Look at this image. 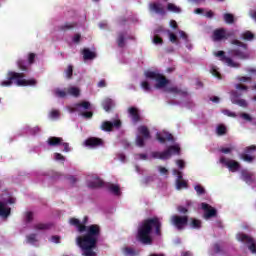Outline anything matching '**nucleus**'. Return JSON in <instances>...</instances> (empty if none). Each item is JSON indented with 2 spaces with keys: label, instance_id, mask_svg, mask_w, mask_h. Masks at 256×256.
Returning a JSON list of instances; mask_svg holds the SVG:
<instances>
[{
  "label": "nucleus",
  "instance_id": "9d476101",
  "mask_svg": "<svg viewBox=\"0 0 256 256\" xmlns=\"http://www.w3.org/2000/svg\"><path fill=\"white\" fill-rule=\"evenodd\" d=\"M237 239L238 241H241L242 243H246L249 251H251V253L255 254L256 253V243L255 240L253 239V237L247 235V234H243L240 233L237 235Z\"/></svg>",
  "mask_w": 256,
  "mask_h": 256
},
{
  "label": "nucleus",
  "instance_id": "4468645a",
  "mask_svg": "<svg viewBox=\"0 0 256 256\" xmlns=\"http://www.w3.org/2000/svg\"><path fill=\"white\" fill-rule=\"evenodd\" d=\"M114 127H115V129H120L121 120H115L114 122L104 121V122H102L100 129L102 131L111 132V131H113Z\"/></svg>",
  "mask_w": 256,
  "mask_h": 256
},
{
  "label": "nucleus",
  "instance_id": "4be33fe9",
  "mask_svg": "<svg viewBox=\"0 0 256 256\" xmlns=\"http://www.w3.org/2000/svg\"><path fill=\"white\" fill-rule=\"evenodd\" d=\"M167 93H172L173 95H181L182 97H187V90H181L177 86L168 87L166 89Z\"/></svg>",
  "mask_w": 256,
  "mask_h": 256
},
{
  "label": "nucleus",
  "instance_id": "aec40b11",
  "mask_svg": "<svg viewBox=\"0 0 256 256\" xmlns=\"http://www.w3.org/2000/svg\"><path fill=\"white\" fill-rule=\"evenodd\" d=\"M150 11L153 13H156L157 15H167V12L165 11V8L159 3H152L149 6Z\"/></svg>",
  "mask_w": 256,
  "mask_h": 256
},
{
  "label": "nucleus",
  "instance_id": "2f4dec72",
  "mask_svg": "<svg viewBox=\"0 0 256 256\" xmlns=\"http://www.w3.org/2000/svg\"><path fill=\"white\" fill-rule=\"evenodd\" d=\"M75 27H77V23L66 22L64 25L59 26V30L60 31H69L71 29H75Z\"/></svg>",
  "mask_w": 256,
  "mask_h": 256
},
{
  "label": "nucleus",
  "instance_id": "f3484780",
  "mask_svg": "<svg viewBox=\"0 0 256 256\" xmlns=\"http://www.w3.org/2000/svg\"><path fill=\"white\" fill-rule=\"evenodd\" d=\"M86 147H101L103 146V139L97 137H90L85 140Z\"/></svg>",
  "mask_w": 256,
  "mask_h": 256
},
{
  "label": "nucleus",
  "instance_id": "4d7b16f0",
  "mask_svg": "<svg viewBox=\"0 0 256 256\" xmlns=\"http://www.w3.org/2000/svg\"><path fill=\"white\" fill-rule=\"evenodd\" d=\"M25 221L26 223H31V221H33V212H26Z\"/></svg>",
  "mask_w": 256,
  "mask_h": 256
},
{
  "label": "nucleus",
  "instance_id": "052dcab7",
  "mask_svg": "<svg viewBox=\"0 0 256 256\" xmlns=\"http://www.w3.org/2000/svg\"><path fill=\"white\" fill-rule=\"evenodd\" d=\"M224 115H227V117H237V114L235 112H231L230 110H223Z\"/></svg>",
  "mask_w": 256,
  "mask_h": 256
},
{
  "label": "nucleus",
  "instance_id": "e433bc0d",
  "mask_svg": "<svg viewBox=\"0 0 256 256\" xmlns=\"http://www.w3.org/2000/svg\"><path fill=\"white\" fill-rule=\"evenodd\" d=\"M17 65H18V69H20V71H24V72L29 71V68L27 67V64L25 63V60H21V59L18 60Z\"/></svg>",
  "mask_w": 256,
  "mask_h": 256
},
{
  "label": "nucleus",
  "instance_id": "f03ea898",
  "mask_svg": "<svg viewBox=\"0 0 256 256\" xmlns=\"http://www.w3.org/2000/svg\"><path fill=\"white\" fill-rule=\"evenodd\" d=\"M161 227L163 224L161 223V218L154 216L152 218L144 219L138 226L137 230V241L142 243V245H153V237L151 233H154L158 237H161Z\"/></svg>",
  "mask_w": 256,
  "mask_h": 256
},
{
  "label": "nucleus",
  "instance_id": "1a4fd4ad",
  "mask_svg": "<svg viewBox=\"0 0 256 256\" xmlns=\"http://www.w3.org/2000/svg\"><path fill=\"white\" fill-rule=\"evenodd\" d=\"M171 223L178 229V231H183L189 223V216L173 215L171 217Z\"/></svg>",
  "mask_w": 256,
  "mask_h": 256
},
{
  "label": "nucleus",
  "instance_id": "c03bdc74",
  "mask_svg": "<svg viewBox=\"0 0 256 256\" xmlns=\"http://www.w3.org/2000/svg\"><path fill=\"white\" fill-rule=\"evenodd\" d=\"M169 40L175 45H179V38H177V35H175V33L169 32Z\"/></svg>",
  "mask_w": 256,
  "mask_h": 256
},
{
  "label": "nucleus",
  "instance_id": "680f3d73",
  "mask_svg": "<svg viewBox=\"0 0 256 256\" xmlns=\"http://www.w3.org/2000/svg\"><path fill=\"white\" fill-rule=\"evenodd\" d=\"M72 41L73 43H81V34H75Z\"/></svg>",
  "mask_w": 256,
  "mask_h": 256
},
{
  "label": "nucleus",
  "instance_id": "6ab92c4d",
  "mask_svg": "<svg viewBox=\"0 0 256 256\" xmlns=\"http://www.w3.org/2000/svg\"><path fill=\"white\" fill-rule=\"evenodd\" d=\"M242 180H244L247 185H251L252 183H255V174L252 172H248L246 170H243L241 172Z\"/></svg>",
  "mask_w": 256,
  "mask_h": 256
},
{
  "label": "nucleus",
  "instance_id": "09e8293b",
  "mask_svg": "<svg viewBox=\"0 0 256 256\" xmlns=\"http://www.w3.org/2000/svg\"><path fill=\"white\" fill-rule=\"evenodd\" d=\"M153 43L154 45H163V38H161V36L156 34L154 35Z\"/></svg>",
  "mask_w": 256,
  "mask_h": 256
},
{
  "label": "nucleus",
  "instance_id": "f8f14e48",
  "mask_svg": "<svg viewBox=\"0 0 256 256\" xmlns=\"http://www.w3.org/2000/svg\"><path fill=\"white\" fill-rule=\"evenodd\" d=\"M253 151H256V146L251 145L244 149V153L240 154V159L245 163H253L255 161L256 156L253 155Z\"/></svg>",
  "mask_w": 256,
  "mask_h": 256
},
{
  "label": "nucleus",
  "instance_id": "ddd939ff",
  "mask_svg": "<svg viewBox=\"0 0 256 256\" xmlns=\"http://www.w3.org/2000/svg\"><path fill=\"white\" fill-rule=\"evenodd\" d=\"M220 163L228 167L229 171H231L232 173H235L239 171V169H241V164L239 162L235 160L227 161V158H225L224 156L220 158Z\"/></svg>",
  "mask_w": 256,
  "mask_h": 256
},
{
  "label": "nucleus",
  "instance_id": "603ef678",
  "mask_svg": "<svg viewBox=\"0 0 256 256\" xmlns=\"http://www.w3.org/2000/svg\"><path fill=\"white\" fill-rule=\"evenodd\" d=\"M240 117L244 119V121H248L249 123L253 121V117H251V115H249L248 113H241Z\"/></svg>",
  "mask_w": 256,
  "mask_h": 256
},
{
  "label": "nucleus",
  "instance_id": "412c9836",
  "mask_svg": "<svg viewBox=\"0 0 256 256\" xmlns=\"http://www.w3.org/2000/svg\"><path fill=\"white\" fill-rule=\"evenodd\" d=\"M235 89L236 91L233 92V96L238 98L241 97V95H243V93H247V91H249V87L246 86L245 84H236L235 85Z\"/></svg>",
  "mask_w": 256,
  "mask_h": 256
},
{
  "label": "nucleus",
  "instance_id": "7ed1b4c3",
  "mask_svg": "<svg viewBox=\"0 0 256 256\" xmlns=\"http://www.w3.org/2000/svg\"><path fill=\"white\" fill-rule=\"evenodd\" d=\"M13 81L15 82V85L18 87H33L37 85V80L35 79H25L24 73L19 72H13L10 71L7 74V80H3L0 85L1 87H11L13 85Z\"/></svg>",
  "mask_w": 256,
  "mask_h": 256
},
{
  "label": "nucleus",
  "instance_id": "58836bf2",
  "mask_svg": "<svg viewBox=\"0 0 256 256\" xmlns=\"http://www.w3.org/2000/svg\"><path fill=\"white\" fill-rule=\"evenodd\" d=\"M236 80H238L239 83H251L253 78L251 76H237Z\"/></svg>",
  "mask_w": 256,
  "mask_h": 256
},
{
  "label": "nucleus",
  "instance_id": "338daca9",
  "mask_svg": "<svg viewBox=\"0 0 256 256\" xmlns=\"http://www.w3.org/2000/svg\"><path fill=\"white\" fill-rule=\"evenodd\" d=\"M246 72L249 73L250 77H252V75L256 76V68H248Z\"/></svg>",
  "mask_w": 256,
  "mask_h": 256
},
{
  "label": "nucleus",
  "instance_id": "a19ab883",
  "mask_svg": "<svg viewBox=\"0 0 256 256\" xmlns=\"http://www.w3.org/2000/svg\"><path fill=\"white\" fill-rule=\"evenodd\" d=\"M190 226L192 227V229H201V220L192 218Z\"/></svg>",
  "mask_w": 256,
  "mask_h": 256
},
{
  "label": "nucleus",
  "instance_id": "2eb2a0df",
  "mask_svg": "<svg viewBox=\"0 0 256 256\" xmlns=\"http://www.w3.org/2000/svg\"><path fill=\"white\" fill-rule=\"evenodd\" d=\"M201 207L204 211V219H211L217 217V209L213 208L211 205L203 202Z\"/></svg>",
  "mask_w": 256,
  "mask_h": 256
},
{
  "label": "nucleus",
  "instance_id": "ea45409f",
  "mask_svg": "<svg viewBox=\"0 0 256 256\" xmlns=\"http://www.w3.org/2000/svg\"><path fill=\"white\" fill-rule=\"evenodd\" d=\"M50 227H51V225L43 224V223L34 225V229H36L37 231H45V230L49 229Z\"/></svg>",
  "mask_w": 256,
  "mask_h": 256
},
{
  "label": "nucleus",
  "instance_id": "a878e982",
  "mask_svg": "<svg viewBox=\"0 0 256 256\" xmlns=\"http://www.w3.org/2000/svg\"><path fill=\"white\" fill-rule=\"evenodd\" d=\"M114 106H115V103L111 98H106L102 102V107L104 111H106L107 113H109V111H111V109H113Z\"/></svg>",
  "mask_w": 256,
  "mask_h": 256
},
{
  "label": "nucleus",
  "instance_id": "f257e3e1",
  "mask_svg": "<svg viewBox=\"0 0 256 256\" xmlns=\"http://www.w3.org/2000/svg\"><path fill=\"white\" fill-rule=\"evenodd\" d=\"M87 223H89V217L87 216L83 218L82 223L77 218L70 219V225L77 228L79 233L86 231L85 235L77 237V244L82 249V255L97 256V253L93 249L97 247V241H99V237L101 236V227L97 224L87 227Z\"/></svg>",
  "mask_w": 256,
  "mask_h": 256
},
{
  "label": "nucleus",
  "instance_id": "423d86ee",
  "mask_svg": "<svg viewBox=\"0 0 256 256\" xmlns=\"http://www.w3.org/2000/svg\"><path fill=\"white\" fill-rule=\"evenodd\" d=\"M144 75L147 79H154V81L157 82L156 89H163V87H167V85H169V80L167 77L163 76V74L148 70Z\"/></svg>",
  "mask_w": 256,
  "mask_h": 256
},
{
  "label": "nucleus",
  "instance_id": "cd10ccee",
  "mask_svg": "<svg viewBox=\"0 0 256 256\" xmlns=\"http://www.w3.org/2000/svg\"><path fill=\"white\" fill-rule=\"evenodd\" d=\"M11 215V209L5 206V203L0 202V217H9Z\"/></svg>",
  "mask_w": 256,
  "mask_h": 256
},
{
  "label": "nucleus",
  "instance_id": "79ce46f5",
  "mask_svg": "<svg viewBox=\"0 0 256 256\" xmlns=\"http://www.w3.org/2000/svg\"><path fill=\"white\" fill-rule=\"evenodd\" d=\"M210 73L213 75V77H216V79H221V73L219 72V70H217L216 66L211 67Z\"/></svg>",
  "mask_w": 256,
  "mask_h": 256
},
{
  "label": "nucleus",
  "instance_id": "a18cd8bd",
  "mask_svg": "<svg viewBox=\"0 0 256 256\" xmlns=\"http://www.w3.org/2000/svg\"><path fill=\"white\" fill-rule=\"evenodd\" d=\"M197 195H205V188L201 186V184H198L194 187Z\"/></svg>",
  "mask_w": 256,
  "mask_h": 256
},
{
  "label": "nucleus",
  "instance_id": "3c124183",
  "mask_svg": "<svg viewBox=\"0 0 256 256\" xmlns=\"http://www.w3.org/2000/svg\"><path fill=\"white\" fill-rule=\"evenodd\" d=\"M67 79H71L73 77V66L69 65L67 70L65 71Z\"/></svg>",
  "mask_w": 256,
  "mask_h": 256
},
{
  "label": "nucleus",
  "instance_id": "4c0bfd02",
  "mask_svg": "<svg viewBox=\"0 0 256 256\" xmlns=\"http://www.w3.org/2000/svg\"><path fill=\"white\" fill-rule=\"evenodd\" d=\"M68 93H69V95H72L73 97H79V95L81 94V90H79V88H77V87H70L68 89Z\"/></svg>",
  "mask_w": 256,
  "mask_h": 256
},
{
  "label": "nucleus",
  "instance_id": "37998d69",
  "mask_svg": "<svg viewBox=\"0 0 256 256\" xmlns=\"http://www.w3.org/2000/svg\"><path fill=\"white\" fill-rule=\"evenodd\" d=\"M124 255H126V256H135V255H137V252H135V249H133V248L126 247L124 249Z\"/></svg>",
  "mask_w": 256,
  "mask_h": 256
},
{
  "label": "nucleus",
  "instance_id": "c85d7f7f",
  "mask_svg": "<svg viewBox=\"0 0 256 256\" xmlns=\"http://www.w3.org/2000/svg\"><path fill=\"white\" fill-rule=\"evenodd\" d=\"M106 187L110 193H113L116 196L121 195V188L118 185L108 183L106 184Z\"/></svg>",
  "mask_w": 256,
  "mask_h": 256
},
{
  "label": "nucleus",
  "instance_id": "774afa93",
  "mask_svg": "<svg viewBox=\"0 0 256 256\" xmlns=\"http://www.w3.org/2000/svg\"><path fill=\"white\" fill-rule=\"evenodd\" d=\"M221 153H224L225 155L231 153L233 151V148H221L220 149Z\"/></svg>",
  "mask_w": 256,
  "mask_h": 256
},
{
  "label": "nucleus",
  "instance_id": "b1692460",
  "mask_svg": "<svg viewBox=\"0 0 256 256\" xmlns=\"http://www.w3.org/2000/svg\"><path fill=\"white\" fill-rule=\"evenodd\" d=\"M129 115L132 117L134 123H139L141 121V116L139 115V110L135 107H130L128 109Z\"/></svg>",
  "mask_w": 256,
  "mask_h": 256
},
{
  "label": "nucleus",
  "instance_id": "e2e57ef3",
  "mask_svg": "<svg viewBox=\"0 0 256 256\" xmlns=\"http://www.w3.org/2000/svg\"><path fill=\"white\" fill-rule=\"evenodd\" d=\"M97 87H99L100 89H103V87H107V82L105 81V79H102L98 82Z\"/></svg>",
  "mask_w": 256,
  "mask_h": 256
},
{
  "label": "nucleus",
  "instance_id": "de8ad7c7",
  "mask_svg": "<svg viewBox=\"0 0 256 256\" xmlns=\"http://www.w3.org/2000/svg\"><path fill=\"white\" fill-rule=\"evenodd\" d=\"M234 103L236 105H239V107H247L248 106L247 100H245V99H236V100H234Z\"/></svg>",
  "mask_w": 256,
  "mask_h": 256
},
{
  "label": "nucleus",
  "instance_id": "6e6552de",
  "mask_svg": "<svg viewBox=\"0 0 256 256\" xmlns=\"http://www.w3.org/2000/svg\"><path fill=\"white\" fill-rule=\"evenodd\" d=\"M137 131L139 135L136 136L135 143L137 147H145V141H147V139H151V132L145 125L139 126Z\"/></svg>",
  "mask_w": 256,
  "mask_h": 256
},
{
  "label": "nucleus",
  "instance_id": "f704fd0d",
  "mask_svg": "<svg viewBox=\"0 0 256 256\" xmlns=\"http://www.w3.org/2000/svg\"><path fill=\"white\" fill-rule=\"evenodd\" d=\"M216 133L219 137L226 135L227 134V127H225V125L220 124L217 126L216 128Z\"/></svg>",
  "mask_w": 256,
  "mask_h": 256
},
{
  "label": "nucleus",
  "instance_id": "72a5a7b5",
  "mask_svg": "<svg viewBox=\"0 0 256 256\" xmlns=\"http://www.w3.org/2000/svg\"><path fill=\"white\" fill-rule=\"evenodd\" d=\"M167 11H170V13H181V8L173 3H168Z\"/></svg>",
  "mask_w": 256,
  "mask_h": 256
},
{
  "label": "nucleus",
  "instance_id": "a211bd4d",
  "mask_svg": "<svg viewBox=\"0 0 256 256\" xmlns=\"http://www.w3.org/2000/svg\"><path fill=\"white\" fill-rule=\"evenodd\" d=\"M213 41H223V39H227V32L224 28H219L214 30L212 35Z\"/></svg>",
  "mask_w": 256,
  "mask_h": 256
},
{
  "label": "nucleus",
  "instance_id": "473e14b6",
  "mask_svg": "<svg viewBox=\"0 0 256 256\" xmlns=\"http://www.w3.org/2000/svg\"><path fill=\"white\" fill-rule=\"evenodd\" d=\"M223 19L228 25H233V23H235V16H233L231 13H225L223 15Z\"/></svg>",
  "mask_w": 256,
  "mask_h": 256
},
{
  "label": "nucleus",
  "instance_id": "864d4df0",
  "mask_svg": "<svg viewBox=\"0 0 256 256\" xmlns=\"http://www.w3.org/2000/svg\"><path fill=\"white\" fill-rule=\"evenodd\" d=\"M55 95L57 97H60L61 99H64V97H67V92L63 91V90H60V89H57L55 91Z\"/></svg>",
  "mask_w": 256,
  "mask_h": 256
},
{
  "label": "nucleus",
  "instance_id": "c756f323",
  "mask_svg": "<svg viewBox=\"0 0 256 256\" xmlns=\"http://www.w3.org/2000/svg\"><path fill=\"white\" fill-rule=\"evenodd\" d=\"M116 43H117L118 47H120V49H123V47H125V32L118 33Z\"/></svg>",
  "mask_w": 256,
  "mask_h": 256
},
{
  "label": "nucleus",
  "instance_id": "0eeeda50",
  "mask_svg": "<svg viewBox=\"0 0 256 256\" xmlns=\"http://www.w3.org/2000/svg\"><path fill=\"white\" fill-rule=\"evenodd\" d=\"M89 109H91V102L89 101H82V102L76 103L74 107V111H77L78 113H80L81 117H84V119L93 118V111H89Z\"/></svg>",
  "mask_w": 256,
  "mask_h": 256
},
{
  "label": "nucleus",
  "instance_id": "39448f33",
  "mask_svg": "<svg viewBox=\"0 0 256 256\" xmlns=\"http://www.w3.org/2000/svg\"><path fill=\"white\" fill-rule=\"evenodd\" d=\"M171 155H181V148L177 145H172V146H169L167 150L163 152L154 151L151 153V157L153 159H162V160L169 159Z\"/></svg>",
  "mask_w": 256,
  "mask_h": 256
},
{
  "label": "nucleus",
  "instance_id": "dca6fc26",
  "mask_svg": "<svg viewBox=\"0 0 256 256\" xmlns=\"http://www.w3.org/2000/svg\"><path fill=\"white\" fill-rule=\"evenodd\" d=\"M156 139L159 141V143H165L166 141H171L172 143L175 141V138L173 137V134L169 132H163L156 134Z\"/></svg>",
  "mask_w": 256,
  "mask_h": 256
},
{
  "label": "nucleus",
  "instance_id": "bb28decb",
  "mask_svg": "<svg viewBox=\"0 0 256 256\" xmlns=\"http://www.w3.org/2000/svg\"><path fill=\"white\" fill-rule=\"evenodd\" d=\"M82 54H83L84 61H91L96 57L95 52L90 51L89 48H84L82 51Z\"/></svg>",
  "mask_w": 256,
  "mask_h": 256
},
{
  "label": "nucleus",
  "instance_id": "c9c22d12",
  "mask_svg": "<svg viewBox=\"0 0 256 256\" xmlns=\"http://www.w3.org/2000/svg\"><path fill=\"white\" fill-rule=\"evenodd\" d=\"M242 37L244 41H253V39H255V34L251 31H246L242 34Z\"/></svg>",
  "mask_w": 256,
  "mask_h": 256
},
{
  "label": "nucleus",
  "instance_id": "20e7f679",
  "mask_svg": "<svg viewBox=\"0 0 256 256\" xmlns=\"http://www.w3.org/2000/svg\"><path fill=\"white\" fill-rule=\"evenodd\" d=\"M232 45H237V47H242L243 50L239 48L230 49L228 50V55L230 57H235L236 59H240L241 61H245L249 59V51H247V44L239 41V40H232Z\"/></svg>",
  "mask_w": 256,
  "mask_h": 256
},
{
  "label": "nucleus",
  "instance_id": "5fc2aeb1",
  "mask_svg": "<svg viewBox=\"0 0 256 256\" xmlns=\"http://www.w3.org/2000/svg\"><path fill=\"white\" fill-rule=\"evenodd\" d=\"M35 57H37V55L35 53H29L28 54V63H29V65H33V63H35Z\"/></svg>",
  "mask_w": 256,
  "mask_h": 256
},
{
  "label": "nucleus",
  "instance_id": "5701e85b",
  "mask_svg": "<svg viewBox=\"0 0 256 256\" xmlns=\"http://www.w3.org/2000/svg\"><path fill=\"white\" fill-rule=\"evenodd\" d=\"M47 143L49 147H59L63 144V138L51 136L48 138Z\"/></svg>",
  "mask_w": 256,
  "mask_h": 256
},
{
  "label": "nucleus",
  "instance_id": "393cba45",
  "mask_svg": "<svg viewBox=\"0 0 256 256\" xmlns=\"http://www.w3.org/2000/svg\"><path fill=\"white\" fill-rule=\"evenodd\" d=\"M105 185V182L101 178H96L93 181L88 182L89 189H99L100 187H103Z\"/></svg>",
  "mask_w": 256,
  "mask_h": 256
},
{
  "label": "nucleus",
  "instance_id": "0e129e2a",
  "mask_svg": "<svg viewBox=\"0 0 256 256\" xmlns=\"http://www.w3.org/2000/svg\"><path fill=\"white\" fill-rule=\"evenodd\" d=\"M177 211L179 213H183L184 215H185V213L189 212V210L187 208L183 207V206H178Z\"/></svg>",
  "mask_w": 256,
  "mask_h": 256
},
{
  "label": "nucleus",
  "instance_id": "69168bd1",
  "mask_svg": "<svg viewBox=\"0 0 256 256\" xmlns=\"http://www.w3.org/2000/svg\"><path fill=\"white\" fill-rule=\"evenodd\" d=\"M61 145H63L65 153H69V151H71V148L69 147V143L62 141Z\"/></svg>",
  "mask_w": 256,
  "mask_h": 256
},
{
  "label": "nucleus",
  "instance_id": "8fccbe9b",
  "mask_svg": "<svg viewBox=\"0 0 256 256\" xmlns=\"http://www.w3.org/2000/svg\"><path fill=\"white\" fill-rule=\"evenodd\" d=\"M213 250H214V253H216V254L223 253V248L221 247V244H219V243H215L213 245Z\"/></svg>",
  "mask_w": 256,
  "mask_h": 256
},
{
  "label": "nucleus",
  "instance_id": "49530a36",
  "mask_svg": "<svg viewBox=\"0 0 256 256\" xmlns=\"http://www.w3.org/2000/svg\"><path fill=\"white\" fill-rule=\"evenodd\" d=\"M140 85L144 91H147V92L151 91V84H149L147 80L142 81Z\"/></svg>",
  "mask_w": 256,
  "mask_h": 256
},
{
  "label": "nucleus",
  "instance_id": "9b49d317",
  "mask_svg": "<svg viewBox=\"0 0 256 256\" xmlns=\"http://www.w3.org/2000/svg\"><path fill=\"white\" fill-rule=\"evenodd\" d=\"M215 56L218 57L220 59V61H222V63H225L226 65H228V67H233L235 69H239V67H241L240 63L233 61V59H231V57H227L225 55V51H223V50L216 52Z\"/></svg>",
  "mask_w": 256,
  "mask_h": 256
},
{
  "label": "nucleus",
  "instance_id": "13d9d810",
  "mask_svg": "<svg viewBox=\"0 0 256 256\" xmlns=\"http://www.w3.org/2000/svg\"><path fill=\"white\" fill-rule=\"evenodd\" d=\"M174 175H177L176 181H183V172L179 170H174Z\"/></svg>",
  "mask_w": 256,
  "mask_h": 256
},
{
  "label": "nucleus",
  "instance_id": "bf43d9fd",
  "mask_svg": "<svg viewBox=\"0 0 256 256\" xmlns=\"http://www.w3.org/2000/svg\"><path fill=\"white\" fill-rule=\"evenodd\" d=\"M50 117L51 119H57V117H59V110H52L50 112Z\"/></svg>",
  "mask_w": 256,
  "mask_h": 256
},
{
  "label": "nucleus",
  "instance_id": "6e6d98bb",
  "mask_svg": "<svg viewBox=\"0 0 256 256\" xmlns=\"http://www.w3.org/2000/svg\"><path fill=\"white\" fill-rule=\"evenodd\" d=\"M27 241L29 243H36L37 241V234H30L27 236Z\"/></svg>",
  "mask_w": 256,
  "mask_h": 256
},
{
  "label": "nucleus",
  "instance_id": "7c9ffc66",
  "mask_svg": "<svg viewBox=\"0 0 256 256\" xmlns=\"http://www.w3.org/2000/svg\"><path fill=\"white\" fill-rule=\"evenodd\" d=\"M176 189L181 191V189H189V183L186 180H176Z\"/></svg>",
  "mask_w": 256,
  "mask_h": 256
}]
</instances>
